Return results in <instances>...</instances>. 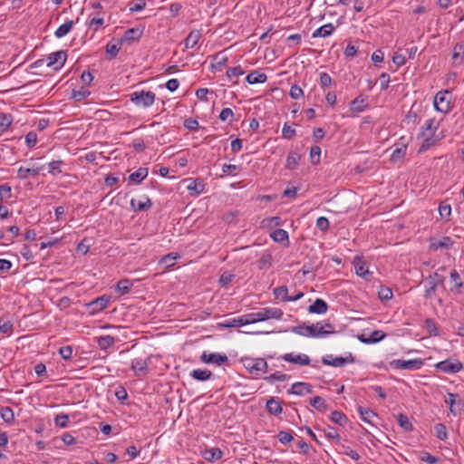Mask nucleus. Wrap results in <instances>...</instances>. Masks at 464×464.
<instances>
[{
	"label": "nucleus",
	"instance_id": "obj_1",
	"mask_svg": "<svg viewBox=\"0 0 464 464\" xmlns=\"http://www.w3.org/2000/svg\"><path fill=\"white\" fill-rule=\"evenodd\" d=\"M439 127L440 121L435 118L429 119L425 121L419 133V138L422 139V142L419 148V153L425 152L441 140L442 136L437 133Z\"/></svg>",
	"mask_w": 464,
	"mask_h": 464
},
{
	"label": "nucleus",
	"instance_id": "obj_2",
	"mask_svg": "<svg viewBox=\"0 0 464 464\" xmlns=\"http://www.w3.org/2000/svg\"><path fill=\"white\" fill-rule=\"evenodd\" d=\"M292 332L305 337H325L330 334L334 333L333 325L329 323L324 325L317 323L312 325H299L292 329Z\"/></svg>",
	"mask_w": 464,
	"mask_h": 464
},
{
	"label": "nucleus",
	"instance_id": "obj_3",
	"mask_svg": "<svg viewBox=\"0 0 464 464\" xmlns=\"http://www.w3.org/2000/svg\"><path fill=\"white\" fill-rule=\"evenodd\" d=\"M247 372L258 378L268 372L269 362L264 358L245 357L242 359Z\"/></svg>",
	"mask_w": 464,
	"mask_h": 464
},
{
	"label": "nucleus",
	"instance_id": "obj_4",
	"mask_svg": "<svg viewBox=\"0 0 464 464\" xmlns=\"http://www.w3.org/2000/svg\"><path fill=\"white\" fill-rule=\"evenodd\" d=\"M156 99V94L151 91H135L130 95V100L138 107L148 108Z\"/></svg>",
	"mask_w": 464,
	"mask_h": 464
},
{
	"label": "nucleus",
	"instance_id": "obj_5",
	"mask_svg": "<svg viewBox=\"0 0 464 464\" xmlns=\"http://www.w3.org/2000/svg\"><path fill=\"white\" fill-rule=\"evenodd\" d=\"M451 93L449 91L439 92L433 101L434 108L436 111L448 113L450 110Z\"/></svg>",
	"mask_w": 464,
	"mask_h": 464
},
{
	"label": "nucleus",
	"instance_id": "obj_6",
	"mask_svg": "<svg viewBox=\"0 0 464 464\" xmlns=\"http://www.w3.org/2000/svg\"><path fill=\"white\" fill-rule=\"evenodd\" d=\"M390 365L393 369L398 370H418L423 365V362L420 358L411 360H392Z\"/></svg>",
	"mask_w": 464,
	"mask_h": 464
},
{
	"label": "nucleus",
	"instance_id": "obj_7",
	"mask_svg": "<svg viewBox=\"0 0 464 464\" xmlns=\"http://www.w3.org/2000/svg\"><path fill=\"white\" fill-rule=\"evenodd\" d=\"M276 360H283L300 366L309 365L311 362V359L307 354L295 353H285L277 357Z\"/></svg>",
	"mask_w": 464,
	"mask_h": 464
},
{
	"label": "nucleus",
	"instance_id": "obj_8",
	"mask_svg": "<svg viewBox=\"0 0 464 464\" xmlns=\"http://www.w3.org/2000/svg\"><path fill=\"white\" fill-rule=\"evenodd\" d=\"M354 362V358L352 353H349L346 357H334L333 354H326L322 358V362L324 365H329L333 367H343L347 363H353Z\"/></svg>",
	"mask_w": 464,
	"mask_h": 464
},
{
	"label": "nucleus",
	"instance_id": "obj_9",
	"mask_svg": "<svg viewBox=\"0 0 464 464\" xmlns=\"http://www.w3.org/2000/svg\"><path fill=\"white\" fill-rule=\"evenodd\" d=\"M353 265L354 266L355 274L365 279L366 281H371L372 278V273L369 271L368 266L366 262L361 256H355L353 261Z\"/></svg>",
	"mask_w": 464,
	"mask_h": 464
},
{
	"label": "nucleus",
	"instance_id": "obj_10",
	"mask_svg": "<svg viewBox=\"0 0 464 464\" xmlns=\"http://www.w3.org/2000/svg\"><path fill=\"white\" fill-rule=\"evenodd\" d=\"M67 54L64 51H57L50 53L46 58V66L61 69L66 62Z\"/></svg>",
	"mask_w": 464,
	"mask_h": 464
},
{
	"label": "nucleus",
	"instance_id": "obj_11",
	"mask_svg": "<svg viewBox=\"0 0 464 464\" xmlns=\"http://www.w3.org/2000/svg\"><path fill=\"white\" fill-rule=\"evenodd\" d=\"M111 302V296L103 295L87 304L91 314H95L105 309Z\"/></svg>",
	"mask_w": 464,
	"mask_h": 464
},
{
	"label": "nucleus",
	"instance_id": "obj_12",
	"mask_svg": "<svg viewBox=\"0 0 464 464\" xmlns=\"http://www.w3.org/2000/svg\"><path fill=\"white\" fill-rule=\"evenodd\" d=\"M436 367L446 373H456L463 369V364L459 360H445L438 362Z\"/></svg>",
	"mask_w": 464,
	"mask_h": 464
},
{
	"label": "nucleus",
	"instance_id": "obj_13",
	"mask_svg": "<svg viewBox=\"0 0 464 464\" xmlns=\"http://www.w3.org/2000/svg\"><path fill=\"white\" fill-rule=\"evenodd\" d=\"M200 360L204 363L214 364L217 366L228 362V357L226 354L208 353L206 351L202 353Z\"/></svg>",
	"mask_w": 464,
	"mask_h": 464
},
{
	"label": "nucleus",
	"instance_id": "obj_14",
	"mask_svg": "<svg viewBox=\"0 0 464 464\" xmlns=\"http://www.w3.org/2000/svg\"><path fill=\"white\" fill-rule=\"evenodd\" d=\"M130 208L134 211H147L151 206L152 202L148 196L143 195L140 198H131Z\"/></svg>",
	"mask_w": 464,
	"mask_h": 464
},
{
	"label": "nucleus",
	"instance_id": "obj_15",
	"mask_svg": "<svg viewBox=\"0 0 464 464\" xmlns=\"http://www.w3.org/2000/svg\"><path fill=\"white\" fill-rule=\"evenodd\" d=\"M313 392L312 385L307 382H297L292 384L290 393L295 395L303 396L309 394Z\"/></svg>",
	"mask_w": 464,
	"mask_h": 464
},
{
	"label": "nucleus",
	"instance_id": "obj_16",
	"mask_svg": "<svg viewBox=\"0 0 464 464\" xmlns=\"http://www.w3.org/2000/svg\"><path fill=\"white\" fill-rule=\"evenodd\" d=\"M328 310V304L327 303L321 299V298H317L313 304L309 305L308 307V312L310 314H324L326 313Z\"/></svg>",
	"mask_w": 464,
	"mask_h": 464
},
{
	"label": "nucleus",
	"instance_id": "obj_17",
	"mask_svg": "<svg viewBox=\"0 0 464 464\" xmlns=\"http://www.w3.org/2000/svg\"><path fill=\"white\" fill-rule=\"evenodd\" d=\"M357 411L362 419V421L368 423V424H373V420L375 418H377V414L369 408H364L362 406H359L357 408Z\"/></svg>",
	"mask_w": 464,
	"mask_h": 464
},
{
	"label": "nucleus",
	"instance_id": "obj_18",
	"mask_svg": "<svg viewBox=\"0 0 464 464\" xmlns=\"http://www.w3.org/2000/svg\"><path fill=\"white\" fill-rule=\"evenodd\" d=\"M190 377L199 382H206L212 378L211 371L207 369H194L189 373Z\"/></svg>",
	"mask_w": 464,
	"mask_h": 464
},
{
	"label": "nucleus",
	"instance_id": "obj_19",
	"mask_svg": "<svg viewBox=\"0 0 464 464\" xmlns=\"http://www.w3.org/2000/svg\"><path fill=\"white\" fill-rule=\"evenodd\" d=\"M266 74L259 71H253L250 73H248L246 77V81L249 84L264 83L266 82Z\"/></svg>",
	"mask_w": 464,
	"mask_h": 464
},
{
	"label": "nucleus",
	"instance_id": "obj_20",
	"mask_svg": "<svg viewBox=\"0 0 464 464\" xmlns=\"http://www.w3.org/2000/svg\"><path fill=\"white\" fill-rule=\"evenodd\" d=\"M202 36V33L200 30H193L185 39V47L187 49H192L196 46Z\"/></svg>",
	"mask_w": 464,
	"mask_h": 464
},
{
	"label": "nucleus",
	"instance_id": "obj_21",
	"mask_svg": "<svg viewBox=\"0 0 464 464\" xmlns=\"http://www.w3.org/2000/svg\"><path fill=\"white\" fill-rule=\"evenodd\" d=\"M334 29H335V27L334 26V24L331 23H328V24H324L321 27L317 28L315 31H314V33L312 34V37L317 38V37L330 36L334 33Z\"/></svg>",
	"mask_w": 464,
	"mask_h": 464
},
{
	"label": "nucleus",
	"instance_id": "obj_22",
	"mask_svg": "<svg viewBox=\"0 0 464 464\" xmlns=\"http://www.w3.org/2000/svg\"><path fill=\"white\" fill-rule=\"evenodd\" d=\"M265 321L269 319L280 320L283 317L284 312L276 307H263Z\"/></svg>",
	"mask_w": 464,
	"mask_h": 464
},
{
	"label": "nucleus",
	"instance_id": "obj_23",
	"mask_svg": "<svg viewBox=\"0 0 464 464\" xmlns=\"http://www.w3.org/2000/svg\"><path fill=\"white\" fill-rule=\"evenodd\" d=\"M131 368L135 374L140 376L145 374L148 369L147 362L141 358L132 360Z\"/></svg>",
	"mask_w": 464,
	"mask_h": 464
},
{
	"label": "nucleus",
	"instance_id": "obj_24",
	"mask_svg": "<svg viewBox=\"0 0 464 464\" xmlns=\"http://www.w3.org/2000/svg\"><path fill=\"white\" fill-rule=\"evenodd\" d=\"M202 455L206 460L215 461L223 457V452L219 448H211L205 450Z\"/></svg>",
	"mask_w": 464,
	"mask_h": 464
},
{
	"label": "nucleus",
	"instance_id": "obj_25",
	"mask_svg": "<svg viewBox=\"0 0 464 464\" xmlns=\"http://www.w3.org/2000/svg\"><path fill=\"white\" fill-rule=\"evenodd\" d=\"M142 35V31L138 28L128 29L122 37L120 39L121 43L129 41H138Z\"/></svg>",
	"mask_w": 464,
	"mask_h": 464
},
{
	"label": "nucleus",
	"instance_id": "obj_26",
	"mask_svg": "<svg viewBox=\"0 0 464 464\" xmlns=\"http://www.w3.org/2000/svg\"><path fill=\"white\" fill-rule=\"evenodd\" d=\"M44 166L40 167H33V168H24L20 167L17 171L18 178L24 179H27L28 176L31 175H37L42 169H44Z\"/></svg>",
	"mask_w": 464,
	"mask_h": 464
},
{
	"label": "nucleus",
	"instance_id": "obj_27",
	"mask_svg": "<svg viewBox=\"0 0 464 464\" xmlns=\"http://www.w3.org/2000/svg\"><path fill=\"white\" fill-rule=\"evenodd\" d=\"M149 170L147 168H140L129 176V181L135 184L140 183L144 179L147 178Z\"/></svg>",
	"mask_w": 464,
	"mask_h": 464
},
{
	"label": "nucleus",
	"instance_id": "obj_28",
	"mask_svg": "<svg viewBox=\"0 0 464 464\" xmlns=\"http://www.w3.org/2000/svg\"><path fill=\"white\" fill-rule=\"evenodd\" d=\"M266 411L272 415H279L283 411V408L278 401L270 398L266 404Z\"/></svg>",
	"mask_w": 464,
	"mask_h": 464
},
{
	"label": "nucleus",
	"instance_id": "obj_29",
	"mask_svg": "<svg viewBox=\"0 0 464 464\" xmlns=\"http://www.w3.org/2000/svg\"><path fill=\"white\" fill-rule=\"evenodd\" d=\"M452 60L456 64H460L464 60V44L458 43L452 49Z\"/></svg>",
	"mask_w": 464,
	"mask_h": 464
},
{
	"label": "nucleus",
	"instance_id": "obj_30",
	"mask_svg": "<svg viewBox=\"0 0 464 464\" xmlns=\"http://www.w3.org/2000/svg\"><path fill=\"white\" fill-rule=\"evenodd\" d=\"M121 44L122 43H121V40H119L118 43L110 42L106 44V55L109 60H111L118 55L121 48Z\"/></svg>",
	"mask_w": 464,
	"mask_h": 464
},
{
	"label": "nucleus",
	"instance_id": "obj_31",
	"mask_svg": "<svg viewBox=\"0 0 464 464\" xmlns=\"http://www.w3.org/2000/svg\"><path fill=\"white\" fill-rule=\"evenodd\" d=\"M290 379V375L286 373H282L279 372H275L267 376L264 377V380L266 381L268 383L273 384L276 382H285Z\"/></svg>",
	"mask_w": 464,
	"mask_h": 464
},
{
	"label": "nucleus",
	"instance_id": "obj_32",
	"mask_svg": "<svg viewBox=\"0 0 464 464\" xmlns=\"http://www.w3.org/2000/svg\"><path fill=\"white\" fill-rule=\"evenodd\" d=\"M73 24V21H66L56 29V31L54 32V35L57 38H62L65 36L72 29Z\"/></svg>",
	"mask_w": 464,
	"mask_h": 464
},
{
	"label": "nucleus",
	"instance_id": "obj_33",
	"mask_svg": "<svg viewBox=\"0 0 464 464\" xmlns=\"http://www.w3.org/2000/svg\"><path fill=\"white\" fill-rule=\"evenodd\" d=\"M115 343V339L111 335H102L97 338V344L101 350H107L112 346Z\"/></svg>",
	"mask_w": 464,
	"mask_h": 464
},
{
	"label": "nucleus",
	"instance_id": "obj_34",
	"mask_svg": "<svg viewBox=\"0 0 464 464\" xmlns=\"http://www.w3.org/2000/svg\"><path fill=\"white\" fill-rule=\"evenodd\" d=\"M179 256L176 253H169L160 258L159 264L164 268H169L175 265V261Z\"/></svg>",
	"mask_w": 464,
	"mask_h": 464
},
{
	"label": "nucleus",
	"instance_id": "obj_35",
	"mask_svg": "<svg viewBox=\"0 0 464 464\" xmlns=\"http://www.w3.org/2000/svg\"><path fill=\"white\" fill-rule=\"evenodd\" d=\"M270 237L275 242H279V243H283L285 241L288 242V238H289L287 231H285V229H282V228H277L275 231H273L270 234Z\"/></svg>",
	"mask_w": 464,
	"mask_h": 464
},
{
	"label": "nucleus",
	"instance_id": "obj_36",
	"mask_svg": "<svg viewBox=\"0 0 464 464\" xmlns=\"http://www.w3.org/2000/svg\"><path fill=\"white\" fill-rule=\"evenodd\" d=\"M273 294L276 299H280L283 302H289L288 289L285 285L274 288Z\"/></svg>",
	"mask_w": 464,
	"mask_h": 464
},
{
	"label": "nucleus",
	"instance_id": "obj_37",
	"mask_svg": "<svg viewBox=\"0 0 464 464\" xmlns=\"http://www.w3.org/2000/svg\"><path fill=\"white\" fill-rule=\"evenodd\" d=\"M133 284L129 279H121L116 285V290L121 295H127L130 293Z\"/></svg>",
	"mask_w": 464,
	"mask_h": 464
},
{
	"label": "nucleus",
	"instance_id": "obj_38",
	"mask_svg": "<svg viewBox=\"0 0 464 464\" xmlns=\"http://www.w3.org/2000/svg\"><path fill=\"white\" fill-rule=\"evenodd\" d=\"M187 189L190 192H194L195 195L201 194L205 189V185L202 181H199L198 179L191 180L187 185Z\"/></svg>",
	"mask_w": 464,
	"mask_h": 464
},
{
	"label": "nucleus",
	"instance_id": "obj_39",
	"mask_svg": "<svg viewBox=\"0 0 464 464\" xmlns=\"http://www.w3.org/2000/svg\"><path fill=\"white\" fill-rule=\"evenodd\" d=\"M407 152V145L395 149L391 155V161L398 162L404 159Z\"/></svg>",
	"mask_w": 464,
	"mask_h": 464
},
{
	"label": "nucleus",
	"instance_id": "obj_40",
	"mask_svg": "<svg viewBox=\"0 0 464 464\" xmlns=\"http://www.w3.org/2000/svg\"><path fill=\"white\" fill-rule=\"evenodd\" d=\"M0 416L8 424L13 423L14 420V414L10 407H2L0 409Z\"/></svg>",
	"mask_w": 464,
	"mask_h": 464
},
{
	"label": "nucleus",
	"instance_id": "obj_41",
	"mask_svg": "<svg viewBox=\"0 0 464 464\" xmlns=\"http://www.w3.org/2000/svg\"><path fill=\"white\" fill-rule=\"evenodd\" d=\"M366 105H367V103H366L365 99H364V98H362V96H358V97H356V98L352 102L351 109H352L353 111L361 112V111H364V109H365Z\"/></svg>",
	"mask_w": 464,
	"mask_h": 464
},
{
	"label": "nucleus",
	"instance_id": "obj_42",
	"mask_svg": "<svg viewBox=\"0 0 464 464\" xmlns=\"http://www.w3.org/2000/svg\"><path fill=\"white\" fill-rule=\"evenodd\" d=\"M63 164V161L61 160H53L48 164L49 173L52 176H58L63 172L62 165Z\"/></svg>",
	"mask_w": 464,
	"mask_h": 464
},
{
	"label": "nucleus",
	"instance_id": "obj_43",
	"mask_svg": "<svg viewBox=\"0 0 464 464\" xmlns=\"http://www.w3.org/2000/svg\"><path fill=\"white\" fill-rule=\"evenodd\" d=\"M13 122V116L9 113H0V132L5 131Z\"/></svg>",
	"mask_w": 464,
	"mask_h": 464
},
{
	"label": "nucleus",
	"instance_id": "obj_44",
	"mask_svg": "<svg viewBox=\"0 0 464 464\" xmlns=\"http://www.w3.org/2000/svg\"><path fill=\"white\" fill-rule=\"evenodd\" d=\"M301 157L296 152H290L286 158L285 167L289 169H295L300 160Z\"/></svg>",
	"mask_w": 464,
	"mask_h": 464
},
{
	"label": "nucleus",
	"instance_id": "obj_45",
	"mask_svg": "<svg viewBox=\"0 0 464 464\" xmlns=\"http://www.w3.org/2000/svg\"><path fill=\"white\" fill-rule=\"evenodd\" d=\"M330 419L335 424L344 426L347 423V417L341 411H334L331 413Z\"/></svg>",
	"mask_w": 464,
	"mask_h": 464
},
{
	"label": "nucleus",
	"instance_id": "obj_46",
	"mask_svg": "<svg viewBox=\"0 0 464 464\" xmlns=\"http://www.w3.org/2000/svg\"><path fill=\"white\" fill-rule=\"evenodd\" d=\"M310 404L312 407L320 411H324L327 407L325 401L320 396H314L310 400Z\"/></svg>",
	"mask_w": 464,
	"mask_h": 464
},
{
	"label": "nucleus",
	"instance_id": "obj_47",
	"mask_svg": "<svg viewBox=\"0 0 464 464\" xmlns=\"http://www.w3.org/2000/svg\"><path fill=\"white\" fill-rule=\"evenodd\" d=\"M450 281L453 284V287H451V290L455 288L458 293H459L460 288L462 287V281L460 278L459 274L456 270H452L450 272Z\"/></svg>",
	"mask_w": 464,
	"mask_h": 464
},
{
	"label": "nucleus",
	"instance_id": "obj_48",
	"mask_svg": "<svg viewBox=\"0 0 464 464\" xmlns=\"http://www.w3.org/2000/svg\"><path fill=\"white\" fill-rule=\"evenodd\" d=\"M397 420H398L399 425L403 430H405L407 431L412 430L413 426L406 415H404L402 413L399 414L397 417Z\"/></svg>",
	"mask_w": 464,
	"mask_h": 464
},
{
	"label": "nucleus",
	"instance_id": "obj_49",
	"mask_svg": "<svg viewBox=\"0 0 464 464\" xmlns=\"http://www.w3.org/2000/svg\"><path fill=\"white\" fill-rule=\"evenodd\" d=\"M340 453L350 457L353 460H358L360 459L358 452L353 450L349 446L341 445Z\"/></svg>",
	"mask_w": 464,
	"mask_h": 464
},
{
	"label": "nucleus",
	"instance_id": "obj_50",
	"mask_svg": "<svg viewBox=\"0 0 464 464\" xmlns=\"http://www.w3.org/2000/svg\"><path fill=\"white\" fill-rule=\"evenodd\" d=\"M384 337H385V334L382 331H373L371 334L370 338L367 340L363 339L362 342L365 343H377V342L383 340Z\"/></svg>",
	"mask_w": 464,
	"mask_h": 464
},
{
	"label": "nucleus",
	"instance_id": "obj_51",
	"mask_svg": "<svg viewBox=\"0 0 464 464\" xmlns=\"http://www.w3.org/2000/svg\"><path fill=\"white\" fill-rule=\"evenodd\" d=\"M448 396H449V399L446 400V402L450 404V412H452L454 415H456L457 411H456L455 405L459 402V395L457 393L450 392L448 394Z\"/></svg>",
	"mask_w": 464,
	"mask_h": 464
},
{
	"label": "nucleus",
	"instance_id": "obj_52",
	"mask_svg": "<svg viewBox=\"0 0 464 464\" xmlns=\"http://www.w3.org/2000/svg\"><path fill=\"white\" fill-rule=\"evenodd\" d=\"M89 95H90V92L86 88H83V87H82L80 90H72V97L77 102H80V101L85 99Z\"/></svg>",
	"mask_w": 464,
	"mask_h": 464
},
{
	"label": "nucleus",
	"instance_id": "obj_53",
	"mask_svg": "<svg viewBox=\"0 0 464 464\" xmlns=\"http://www.w3.org/2000/svg\"><path fill=\"white\" fill-rule=\"evenodd\" d=\"M245 73V71L240 65L230 67L227 70L226 75L228 79H232L234 77H238L240 75H243Z\"/></svg>",
	"mask_w": 464,
	"mask_h": 464
},
{
	"label": "nucleus",
	"instance_id": "obj_54",
	"mask_svg": "<svg viewBox=\"0 0 464 464\" xmlns=\"http://www.w3.org/2000/svg\"><path fill=\"white\" fill-rule=\"evenodd\" d=\"M435 433L438 439L445 440L448 437L446 426L442 423H438L434 427Z\"/></svg>",
	"mask_w": 464,
	"mask_h": 464
},
{
	"label": "nucleus",
	"instance_id": "obj_55",
	"mask_svg": "<svg viewBox=\"0 0 464 464\" xmlns=\"http://www.w3.org/2000/svg\"><path fill=\"white\" fill-rule=\"evenodd\" d=\"M68 421H69V416L64 413L56 415V417L54 419V424L60 428L68 427Z\"/></svg>",
	"mask_w": 464,
	"mask_h": 464
},
{
	"label": "nucleus",
	"instance_id": "obj_56",
	"mask_svg": "<svg viewBox=\"0 0 464 464\" xmlns=\"http://www.w3.org/2000/svg\"><path fill=\"white\" fill-rule=\"evenodd\" d=\"M222 325L224 327L230 328V327L243 326L244 323H243L242 316H239L237 318H230V319L226 320L222 324Z\"/></svg>",
	"mask_w": 464,
	"mask_h": 464
},
{
	"label": "nucleus",
	"instance_id": "obj_57",
	"mask_svg": "<svg viewBox=\"0 0 464 464\" xmlns=\"http://www.w3.org/2000/svg\"><path fill=\"white\" fill-rule=\"evenodd\" d=\"M216 63L212 64V67L218 71H221L224 65L227 63L228 59L225 55L219 53L215 56Z\"/></svg>",
	"mask_w": 464,
	"mask_h": 464
},
{
	"label": "nucleus",
	"instance_id": "obj_58",
	"mask_svg": "<svg viewBox=\"0 0 464 464\" xmlns=\"http://www.w3.org/2000/svg\"><path fill=\"white\" fill-rule=\"evenodd\" d=\"M378 295L382 300H390L392 298V291L387 286L382 285L378 291Z\"/></svg>",
	"mask_w": 464,
	"mask_h": 464
},
{
	"label": "nucleus",
	"instance_id": "obj_59",
	"mask_svg": "<svg viewBox=\"0 0 464 464\" xmlns=\"http://www.w3.org/2000/svg\"><path fill=\"white\" fill-rule=\"evenodd\" d=\"M439 213L441 218L449 219L451 215V207L449 204L441 203L439 206Z\"/></svg>",
	"mask_w": 464,
	"mask_h": 464
},
{
	"label": "nucleus",
	"instance_id": "obj_60",
	"mask_svg": "<svg viewBox=\"0 0 464 464\" xmlns=\"http://www.w3.org/2000/svg\"><path fill=\"white\" fill-rule=\"evenodd\" d=\"M146 1L145 0H137V2L129 3V10L130 13L139 12L145 8Z\"/></svg>",
	"mask_w": 464,
	"mask_h": 464
},
{
	"label": "nucleus",
	"instance_id": "obj_61",
	"mask_svg": "<svg viewBox=\"0 0 464 464\" xmlns=\"http://www.w3.org/2000/svg\"><path fill=\"white\" fill-rule=\"evenodd\" d=\"M281 218L280 217H271V218H265L263 221H262V225L263 227H279L281 225Z\"/></svg>",
	"mask_w": 464,
	"mask_h": 464
},
{
	"label": "nucleus",
	"instance_id": "obj_62",
	"mask_svg": "<svg viewBox=\"0 0 464 464\" xmlns=\"http://www.w3.org/2000/svg\"><path fill=\"white\" fill-rule=\"evenodd\" d=\"M295 134H296V131L294 128H292L287 123L284 124L283 129H282L283 138H285L286 140H291L295 136Z\"/></svg>",
	"mask_w": 464,
	"mask_h": 464
},
{
	"label": "nucleus",
	"instance_id": "obj_63",
	"mask_svg": "<svg viewBox=\"0 0 464 464\" xmlns=\"http://www.w3.org/2000/svg\"><path fill=\"white\" fill-rule=\"evenodd\" d=\"M289 95L292 99L297 100L304 96V92L299 85L293 84L290 88Z\"/></svg>",
	"mask_w": 464,
	"mask_h": 464
},
{
	"label": "nucleus",
	"instance_id": "obj_64",
	"mask_svg": "<svg viewBox=\"0 0 464 464\" xmlns=\"http://www.w3.org/2000/svg\"><path fill=\"white\" fill-rule=\"evenodd\" d=\"M103 24L104 19L102 17H93L88 22V26L96 32Z\"/></svg>",
	"mask_w": 464,
	"mask_h": 464
}]
</instances>
